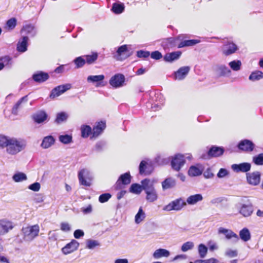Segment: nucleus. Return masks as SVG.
Returning <instances> with one entry per match:
<instances>
[{
    "mask_svg": "<svg viewBox=\"0 0 263 263\" xmlns=\"http://www.w3.org/2000/svg\"><path fill=\"white\" fill-rule=\"evenodd\" d=\"M230 68L234 71H238L241 68V62L239 60H234L229 63Z\"/></svg>",
    "mask_w": 263,
    "mask_h": 263,
    "instance_id": "nucleus-51",
    "label": "nucleus"
},
{
    "mask_svg": "<svg viewBox=\"0 0 263 263\" xmlns=\"http://www.w3.org/2000/svg\"><path fill=\"white\" fill-rule=\"evenodd\" d=\"M5 148L6 152L11 155H14L24 150L26 146V141L21 138L7 137Z\"/></svg>",
    "mask_w": 263,
    "mask_h": 263,
    "instance_id": "nucleus-1",
    "label": "nucleus"
},
{
    "mask_svg": "<svg viewBox=\"0 0 263 263\" xmlns=\"http://www.w3.org/2000/svg\"><path fill=\"white\" fill-rule=\"evenodd\" d=\"M261 79H263V72L259 70L252 72L249 77V80L253 82L259 81Z\"/></svg>",
    "mask_w": 263,
    "mask_h": 263,
    "instance_id": "nucleus-37",
    "label": "nucleus"
},
{
    "mask_svg": "<svg viewBox=\"0 0 263 263\" xmlns=\"http://www.w3.org/2000/svg\"><path fill=\"white\" fill-rule=\"evenodd\" d=\"M72 136L68 135H60L59 137V141L65 144H69L72 142Z\"/></svg>",
    "mask_w": 263,
    "mask_h": 263,
    "instance_id": "nucleus-54",
    "label": "nucleus"
},
{
    "mask_svg": "<svg viewBox=\"0 0 263 263\" xmlns=\"http://www.w3.org/2000/svg\"><path fill=\"white\" fill-rule=\"evenodd\" d=\"M47 117V114L44 110H40L32 116V118L35 122L40 124L44 122Z\"/></svg>",
    "mask_w": 263,
    "mask_h": 263,
    "instance_id": "nucleus-24",
    "label": "nucleus"
},
{
    "mask_svg": "<svg viewBox=\"0 0 263 263\" xmlns=\"http://www.w3.org/2000/svg\"><path fill=\"white\" fill-rule=\"evenodd\" d=\"M142 190V185L138 183L132 184L129 189L130 193L138 195L140 194Z\"/></svg>",
    "mask_w": 263,
    "mask_h": 263,
    "instance_id": "nucleus-48",
    "label": "nucleus"
},
{
    "mask_svg": "<svg viewBox=\"0 0 263 263\" xmlns=\"http://www.w3.org/2000/svg\"><path fill=\"white\" fill-rule=\"evenodd\" d=\"M188 174L190 176H197L202 174V171L196 166H191L189 170Z\"/></svg>",
    "mask_w": 263,
    "mask_h": 263,
    "instance_id": "nucleus-49",
    "label": "nucleus"
},
{
    "mask_svg": "<svg viewBox=\"0 0 263 263\" xmlns=\"http://www.w3.org/2000/svg\"><path fill=\"white\" fill-rule=\"evenodd\" d=\"M238 213L245 217L250 216L253 212V206L247 197L242 198L239 202L235 204Z\"/></svg>",
    "mask_w": 263,
    "mask_h": 263,
    "instance_id": "nucleus-2",
    "label": "nucleus"
},
{
    "mask_svg": "<svg viewBox=\"0 0 263 263\" xmlns=\"http://www.w3.org/2000/svg\"><path fill=\"white\" fill-rule=\"evenodd\" d=\"M22 32H24L26 34H28L30 36H34L36 33V31L34 26L29 24L26 25L23 27L21 30Z\"/></svg>",
    "mask_w": 263,
    "mask_h": 263,
    "instance_id": "nucleus-33",
    "label": "nucleus"
},
{
    "mask_svg": "<svg viewBox=\"0 0 263 263\" xmlns=\"http://www.w3.org/2000/svg\"><path fill=\"white\" fill-rule=\"evenodd\" d=\"M229 174V172L225 168H221L219 170L217 176L218 178H221L226 177Z\"/></svg>",
    "mask_w": 263,
    "mask_h": 263,
    "instance_id": "nucleus-64",
    "label": "nucleus"
},
{
    "mask_svg": "<svg viewBox=\"0 0 263 263\" xmlns=\"http://www.w3.org/2000/svg\"><path fill=\"white\" fill-rule=\"evenodd\" d=\"M136 55L139 58H146L150 55V52L140 50L137 51Z\"/></svg>",
    "mask_w": 263,
    "mask_h": 263,
    "instance_id": "nucleus-61",
    "label": "nucleus"
},
{
    "mask_svg": "<svg viewBox=\"0 0 263 263\" xmlns=\"http://www.w3.org/2000/svg\"><path fill=\"white\" fill-rule=\"evenodd\" d=\"M190 69V67L188 66L180 67L177 71L174 72V79L179 81L184 79L188 74Z\"/></svg>",
    "mask_w": 263,
    "mask_h": 263,
    "instance_id": "nucleus-11",
    "label": "nucleus"
},
{
    "mask_svg": "<svg viewBox=\"0 0 263 263\" xmlns=\"http://www.w3.org/2000/svg\"><path fill=\"white\" fill-rule=\"evenodd\" d=\"M139 170L140 174L149 175L152 171V165L146 161L142 160L140 163Z\"/></svg>",
    "mask_w": 263,
    "mask_h": 263,
    "instance_id": "nucleus-21",
    "label": "nucleus"
},
{
    "mask_svg": "<svg viewBox=\"0 0 263 263\" xmlns=\"http://www.w3.org/2000/svg\"><path fill=\"white\" fill-rule=\"evenodd\" d=\"M218 233L224 234L227 239L233 238V241L234 242H236L239 240L238 236L231 230L227 229L223 227H220L218 229Z\"/></svg>",
    "mask_w": 263,
    "mask_h": 263,
    "instance_id": "nucleus-13",
    "label": "nucleus"
},
{
    "mask_svg": "<svg viewBox=\"0 0 263 263\" xmlns=\"http://www.w3.org/2000/svg\"><path fill=\"white\" fill-rule=\"evenodd\" d=\"M13 228V223L5 219L0 220V235H3L7 233Z\"/></svg>",
    "mask_w": 263,
    "mask_h": 263,
    "instance_id": "nucleus-15",
    "label": "nucleus"
},
{
    "mask_svg": "<svg viewBox=\"0 0 263 263\" xmlns=\"http://www.w3.org/2000/svg\"><path fill=\"white\" fill-rule=\"evenodd\" d=\"M224 151L222 147L212 146L208 151V155L214 157H219L223 154Z\"/></svg>",
    "mask_w": 263,
    "mask_h": 263,
    "instance_id": "nucleus-27",
    "label": "nucleus"
},
{
    "mask_svg": "<svg viewBox=\"0 0 263 263\" xmlns=\"http://www.w3.org/2000/svg\"><path fill=\"white\" fill-rule=\"evenodd\" d=\"M79 246V243L73 239L62 249V252L64 254H68L77 250Z\"/></svg>",
    "mask_w": 263,
    "mask_h": 263,
    "instance_id": "nucleus-14",
    "label": "nucleus"
},
{
    "mask_svg": "<svg viewBox=\"0 0 263 263\" xmlns=\"http://www.w3.org/2000/svg\"><path fill=\"white\" fill-rule=\"evenodd\" d=\"M238 47L235 44L228 42L223 45L222 51L223 54L228 56L235 53Z\"/></svg>",
    "mask_w": 263,
    "mask_h": 263,
    "instance_id": "nucleus-12",
    "label": "nucleus"
},
{
    "mask_svg": "<svg viewBox=\"0 0 263 263\" xmlns=\"http://www.w3.org/2000/svg\"><path fill=\"white\" fill-rule=\"evenodd\" d=\"M225 255L229 257H234L238 255V252L236 250L228 249L225 252Z\"/></svg>",
    "mask_w": 263,
    "mask_h": 263,
    "instance_id": "nucleus-63",
    "label": "nucleus"
},
{
    "mask_svg": "<svg viewBox=\"0 0 263 263\" xmlns=\"http://www.w3.org/2000/svg\"><path fill=\"white\" fill-rule=\"evenodd\" d=\"M218 260L214 258H211L208 259L202 260L197 259L194 262L191 261L190 263H217Z\"/></svg>",
    "mask_w": 263,
    "mask_h": 263,
    "instance_id": "nucleus-58",
    "label": "nucleus"
},
{
    "mask_svg": "<svg viewBox=\"0 0 263 263\" xmlns=\"http://www.w3.org/2000/svg\"><path fill=\"white\" fill-rule=\"evenodd\" d=\"M132 176L129 172L121 175L116 183V188L121 189L123 185H128L131 182Z\"/></svg>",
    "mask_w": 263,
    "mask_h": 263,
    "instance_id": "nucleus-7",
    "label": "nucleus"
},
{
    "mask_svg": "<svg viewBox=\"0 0 263 263\" xmlns=\"http://www.w3.org/2000/svg\"><path fill=\"white\" fill-rule=\"evenodd\" d=\"M0 62L3 64L4 67L10 68L12 65V60L11 57L8 55L0 58Z\"/></svg>",
    "mask_w": 263,
    "mask_h": 263,
    "instance_id": "nucleus-42",
    "label": "nucleus"
},
{
    "mask_svg": "<svg viewBox=\"0 0 263 263\" xmlns=\"http://www.w3.org/2000/svg\"><path fill=\"white\" fill-rule=\"evenodd\" d=\"M200 40H184L179 43L178 46V48H182L186 46H194L199 43H200Z\"/></svg>",
    "mask_w": 263,
    "mask_h": 263,
    "instance_id": "nucleus-39",
    "label": "nucleus"
},
{
    "mask_svg": "<svg viewBox=\"0 0 263 263\" xmlns=\"http://www.w3.org/2000/svg\"><path fill=\"white\" fill-rule=\"evenodd\" d=\"M181 52L180 51L167 53L164 55L163 59L166 62L172 63L179 59L181 57Z\"/></svg>",
    "mask_w": 263,
    "mask_h": 263,
    "instance_id": "nucleus-22",
    "label": "nucleus"
},
{
    "mask_svg": "<svg viewBox=\"0 0 263 263\" xmlns=\"http://www.w3.org/2000/svg\"><path fill=\"white\" fill-rule=\"evenodd\" d=\"M125 82V77L122 74H116L112 76L110 80L109 84L114 88H119L123 86Z\"/></svg>",
    "mask_w": 263,
    "mask_h": 263,
    "instance_id": "nucleus-9",
    "label": "nucleus"
},
{
    "mask_svg": "<svg viewBox=\"0 0 263 263\" xmlns=\"http://www.w3.org/2000/svg\"><path fill=\"white\" fill-rule=\"evenodd\" d=\"M71 67L70 64L61 65L59 67H57L53 72L61 74L66 71H68L71 69Z\"/></svg>",
    "mask_w": 263,
    "mask_h": 263,
    "instance_id": "nucleus-38",
    "label": "nucleus"
},
{
    "mask_svg": "<svg viewBox=\"0 0 263 263\" xmlns=\"http://www.w3.org/2000/svg\"><path fill=\"white\" fill-rule=\"evenodd\" d=\"M251 164L248 162H243L240 164H234L232 165V169L235 172H249L251 169Z\"/></svg>",
    "mask_w": 263,
    "mask_h": 263,
    "instance_id": "nucleus-17",
    "label": "nucleus"
},
{
    "mask_svg": "<svg viewBox=\"0 0 263 263\" xmlns=\"http://www.w3.org/2000/svg\"><path fill=\"white\" fill-rule=\"evenodd\" d=\"M198 252L200 257L203 258L206 255L208 252V248L204 245L201 243L198 246Z\"/></svg>",
    "mask_w": 263,
    "mask_h": 263,
    "instance_id": "nucleus-50",
    "label": "nucleus"
},
{
    "mask_svg": "<svg viewBox=\"0 0 263 263\" xmlns=\"http://www.w3.org/2000/svg\"><path fill=\"white\" fill-rule=\"evenodd\" d=\"M55 143V139L52 136L45 137L42 142L41 146L43 148L46 149L51 147Z\"/></svg>",
    "mask_w": 263,
    "mask_h": 263,
    "instance_id": "nucleus-28",
    "label": "nucleus"
},
{
    "mask_svg": "<svg viewBox=\"0 0 263 263\" xmlns=\"http://www.w3.org/2000/svg\"><path fill=\"white\" fill-rule=\"evenodd\" d=\"M81 136L83 138H87L90 134H92V129L89 125H83L81 128Z\"/></svg>",
    "mask_w": 263,
    "mask_h": 263,
    "instance_id": "nucleus-47",
    "label": "nucleus"
},
{
    "mask_svg": "<svg viewBox=\"0 0 263 263\" xmlns=\"http://www.w3.org/2000/svg\"><path fill=\"white\" fill-rule=\"evenodd\" d=\"M146 199L147 201L153 202L158 198V195L156 189L145 192Z\"/></svg>",
    "mask_w": 263,
    "mask_h": 263,
    "instance_id": "nucleus-34",
    "label": "nucleus"
},
{
    "mask_svg": "<svg viewBox=\"0 0 263 263\" xmlns=\"http://www.w3.org/2000/svg\"><path fill=\"white\" fill-rule=\"evenodd\" d=\"M202 200V195L201 194H197L188 197L185 202L189 205H194Z\"/></svg>",
    "mask_w": 263,
    "mask_h": 263,
    "instance_id": "nucleus-26",
    "label": "nucleus"
},
{
    "mask_svg": "<svg viewBox=\"0 0 263 263\" xmlns=\"http://www.w3.org/2000/svg\"><path fill=\"white\" fill-rule=\"evenodd\" d=\"M12 179L16 182H22L27 179L26 175L22 172H17L12 176Z\"/></svg>",
    "mask_w": 263,
    "mask_h": 263,
    "instance_id": "nucleus-41",
    "label": "nucleus"
},
{
    "mask_svg": "<svg viewBox=\"0 0 263 263\" xmlns=\"http://www.w3.org/2000/svg\"><path fill=\"white\" fill-rule=\"evenodd\" d=\"M104 79V76L103 74L96 76H89L87 78V81L89 83H99Z\"/></svg>",
    "mask_w": 263,
    "mask_h": 263,
    "instance_id": "nucleus-46",
    "label": "nucleus"
},
{
    "mask_svg": "<svg viewBox=\"0 0 263 263\" xmlns=\"http://www.w3.org/2000/svg\"><path fill=\"white\" fill-rule=\"evenodd\" d=\"M194 243L192 241H187L184 243L181 246V251L182 252H186L190 250L193 249Z\"/></svg>",
    "mask_w": 263,
    "mask_h": 263,
    "instance_id": "nucleus-56",
    "label": "nucleus"
},
{
    "mask_svg": "<svg viewBox=\"0 0 263 263\" xmlns=\"http://www.w3.org/2000/svg\"><path fill=\"white\" fill-rule=\"evenodd\" d=\"M238 148L242 151L251 152L253 151L255 144L251 140L245 139L241 140L238 145Z\"/></svg>",
    "mask_w": 263,
    "mask_h": 263,
    "instance_id": "nucleus-10",
    "label": "nucleus"
},
{
    "mask_svg": "<svg viewBox=\"0 0 263 263\" xmlns=\"http://www.w3.org/2000/svg\"><path fill=\"white\" fill-rule=\"evenodd\" d=\"M88 175V171L87 170L83 169L79 172L78 178L80 183L81 185L86 186H89L90 185V182L89 181H87L86 179L87 178Z\"/></svg>",
    "mask_w": 263,
    "mask_h": 263,
    "instance_id": "nucleus-19",
    "label": "nucleus"
},
{
    "mask_svg": "<svg viewBox=\"0 0 263 263\" xmlns=\"http://www.w3.org/2000/svg\"><path fill=\"white\" fill-rule=\"evenodd\" d=\"M170 252L165 249H157L153 254V257L155 259H159L161 257H167L170 256Z\"/></svg>",
    "mask_w": 263,
    "mask_h": 263,
    "instance_id": "nucleus-31",
    "label": "nucleus"
},
{
    "mask_svg": "<svg viewBox=\"0 0 263 263\" xmlns=\"http://www.w3.org/2000/svg\"><path fill=\"white\" fill-rule=\"evenodd\" d=\"M73 62L75 64L76 69L82 68L86 63L85 60L83 56L76 58L74 59Z\"/></svg>",
    "mask_w": 263,
    "mask_h": 263,
    "instance_id": "nucleus-45",
    "label": "nucleus"
},
{
    "mask_svg": "<svg viewBox=\"0 0 263 263\" xmlns=\"http://www.w3.org/2000/svg\"><path fill=\"white\" fill-rule=\"evenodd\" d=\"M97 53H93L91 55H86L84 56L85 58V60L86 63L91 64L93 63L98 59Z\"/></svg>",
    "mask_w": 263,
    "mask_h": 263,
    "instance_id": "nucleus-53",
    "label": "nucleus"
},
{
    "mask_svg": "<svg viewBox=\"0 0 263 263\" xmlns=\"http://www.w3.org/2000/svg\"><path fill=\"white\" fill-rule=\"evenodd\" d=\"M124 8L125 7L123 4L115 3L112 5L111 10L115 14H120L123 12Z\"/></svg>",
    "mask_w": 263,
    "mask_h": 263,
    "instance_id": "nucleus-40",
    "label": "nucleus"
},
{
    "mask_svg": "<svg viewBox=\"0 0 263 263\" xmlns=\"http://www.w3.org/2000/svg\"><path fill=\"white\" fill-rule=\"evenodd\" d=\"M28 40L27 36H24L20 40L17 44V50L18 52H24L27 51Z\"/></svg>",
    "mask_w": 263,
    "mask_h": 263,
    "instance_id": "nucleus-23",
    "label": "nucleus"
},
{
    "mask_svg": "<svg viewBox=\"0 0 263 263\" xmlns=\"http://www.w3.org/2000/svg\"><path fill=\"white\" fill-rule=\"evenodd\" d=\"M28 95H26V96L21 98L14 105V106H13V107L12 108V111H11V112H12V114L15 115L17 114L18 109L20 107V106L22 105V104L25 103H26L28 101Z\"/></svg>",
    "mask_w": 263,
    "mask_h": 263,
    "instance_id": "nucleus-32",
    "label": "nucleus"
},
{
    "mask_svg": "<svg viewBox=\"0 0 263 263\" xmlns=\"http://www.w3.org/2000/svg\"><path fill=\"white\" fill-rule=\"evenodd\" d=\"M240 238L245 242L249 241L251 239V234L249 229L247 228H243L239 232Z\"/></svg>",
    "mask_w": 263,
    "mask_h": 263,
    "instance_id": "nucleus-36",
    "label": "nucleus"
},
{
    "mask_svg": "<svg viewBox=\"0 0 263 263\" xmlns=\"http://www.w3.org/2000/svg\"><path fill=\"white\" fill-rule=\"evenodd\" d=\"M111 197L109 193H104L101 194L99 197V201L101 203H104L107 201Z\"/></svg>",
    "mask_w": 263,
    "mask_h": 263,
    "instance_id": "nucleus-60",
    "label": "nucleus"
},
{
    "mask_svg": "<svg viewBox=\"0 0 263 263\" xmlns=\"http://www.w3.org/2000/svg\"><path fill=\"white\" fill-rule=\"evenodd\" d=\"M150 55L152 59L156 60H160L162 58L161 53L159 51H155L150 53Z\"/></svg>",
    "mask_w": 263,
    "mask_h": 263,
    "instance_id": "nucleus-62",
    "label": "nucleus"
},
{
    "mask_svg": "<svg viewBox=\"0 0 263 263\" xmlns=\"http://www.w3.org/2000/svg\"><path fill=\"white\" fill-rule=\"evenodd\" d=\"M253 162L257 165H263V153H260L253 157Z\"/></svg>",
    "mask_w": 263,
    "mask_h": 263,
    "instance_id": "nucleus-55",
    "label": "nucleus"
},
{
    "mask_svg": "<svg viewBox=\"0 0 263 263\" xmlns=\"http://www.w3.org/2000/svg\"><path fill=\"white\" fill-rule=\"evenodd\" d=\"M141 183L142 190H144L145 192L155 189L154 185H153V182L149 179H144L141 181Z\"/></svg>",
    "mask_w": 263,
    "mask_h": 263,
    "instance_id": "nucleus-35",
    "label": "nucleus"
},
{
    "mask_svg": "<svg viewBox=\"0 0 263 263\" xmlns=\"http://www.w3.org/2000/svg\"><path fill=\"white\" fill-rule=\"evenodd\" d=\"M32 79L37 83H43L47 80L49 78V74L43 71H38L32 75Z\"/></svg>",
    "mask_w": 263,
    "mask_h": 263,
    "instance_id": "nucleus-18",
    "label": "nucleus"
},
{
    "mask_svg": "<svg viewBox=\"0 0 263 263\" xmlns=\"http://www.w3.org/2000/svg\"><path fill=\"white\" fill-rule=\"evenodd\" d=\"M40 227L38 224L23 228V238L25 241H31L39 235Z\"/></svg>",
    "mask_w": 263,
    "mask_h": 263,
    "instance_id": "nucleus-4",
    "label": "nucleus"
},
{
    "mask_svg": "<svg viewBox=\"0 0 263 263\" xmlns=\"http://www.w3.org/2000/svg\"><path fill=\"white\" fill-rule=\"evenodd\" d=\"M176 184V180L173 178L170 177L166 178L162 182V189L165 191L167 189L173 188L175 186Z\"/></svg>",
    "mask_w": 263,
    "mask_h": 263,
    "instance_id": "nucleus-29",
    "label": "nucleus"
},
{
    "mask_svg": "<svg viewBox=\"0 0 263 263\" xmlns=\"http://www.w3.org/2000/svg\"><path fill=\"white\" fill-rule=\"evenodd\" d=\"M217 73L220 76L229 77L230 76L231 70L224 65H220L217 66L216 69Z\"/></svg>",
    "mask_w": 263,
    "mask_h": 263,
    "instance_id": "nucleus-30",
    "label": "nucleus"
},
{
    "mask_svg": "<svg viewBox=\"0 0 263 263\" xmlns=\"http://www.w3.org/2000/svg\"><path fill=\"white\" fill-rule=\"evenodd\" d=\"M261 174L258 171H255L252 173H247L246 178L249 184L252 185H258L260 181Z\"/></svg>",
    "mask_w": 263,
    "mask_h": 263,
    "instance_id": "nucleus-8",
    "label": "nucleus"
},
{
    "mask_svg": "<svg viewBox=\"0 0 263 263\" xmlns=\"http://www.w3.org/2000/svg\"><path fill=\"white\" fill-rule=\"evenodd\" d=\"M99 246H100V243L97 240L88 239L86 241V248L89 249H93Z\"/></svg>",
    "mask_w": 263,
    "mask_h": 263,
    "instance_id": "nucleus-57",
    "label": "nucleus"
},
{
    "mask_svg": "<svg viewBox=\"0 0 263 263\" xmlns=\"http://www.w3.org/2000/svg\"><path fill=\"white\" fill-rule=\"evenodd\" d=\"M106 128V123L105 121H100L96 123L92 129V138H96L101 135Z\"/></svg>",
    "mask_w": 263,
    "mask_h": 263,
    "instance_id": "nucleus-16",
    "label": "nucleus"
},
{
    "mask_svg": "<svg viewBox=\"0 0 263 263\" xmlns=\"http://www.w3.org/2000/svg\"><path fill=\"white\" fill-rule=\"evenodd\" d=\"M145 218V213L143 211L142 208L140 207L137 214L135 216V221L137 224L140 223Z\"/></svg>",
    "mask_w": 263,
    "mask_h": 263,
    "instance_id": "nucleus-44",
    "label": "nucleus"
},
{
    "mask_svg": "<svg viewBox=\"0 0 263 263\" xmlns=\"http://www.w3.org/2000/svg\"><path fill=\"white\" fill-rule=\"evenodd\" d=\"M16 25V20L15 18H11L7 21L6 23L7 27L10 30L15 28Z\"/></svg>",
    "mask_w": 263,
    "mask_h": 263,
    "instance_id": "nucleus-59",
    "label": "nucleus"
},
{
    "mask_svg": "<svg viewBox=\"0 0 263 263\" xmlns=\"http://www.w3.org/2000/svg\"><path fill=\"white\" fill-rule=\"evenodd\" d=\"M192 158V156L190 154H187L185 155L180 154H176L172 158L171 162L172 168L177 172L179 171L185 163V159L190 160Z\"/></svg>",
    "mask_w": 263,
    "mask_h": 263,
    "instance_id": "nucleus-3",
    "label": "nucleus"
},
{
    "mask_svg": "<svg viewBox=\"0 0 263 263\" xmlns=\"http://www.w3.org/2000/svg\"><path fill=\"white\" fill-rule=\"evenodd\" d=\"M68 115L65 112H60L57 114L55 122L60 124L67 120Z\"/></svg>",
    "mask_w": 263,
    "mask_h": 263,
    "instance_id": "nucleus-43",
    "label": "nucleus"
},
{
    "mask_svg": "<svg viewBox=\"0 0 263 263\" xmlns=\"http://www.w3.org/2000/svg\"><path fill=\"white\" fill-rule=\"evenodd\" d=\"M154 100L157 102V104H155L154 106H152L153 110L155 111L157 109H154V108H161V106L164 102V98L162 93L159 92H157L155 93Z\"/></svg>",
    "mask_w": 263,
    "mask_h": 263,
    "instance_id": "nucleus-25",
    "label": "nucleus"
},
{
    "mask_svg": "<svg viewBox=\"0 0 263 263\" xmlns=\"http://www.w3.org/2000/svg\"><path fill=\"white\" fill-rule=\"evenodd\" d=\"M186 205V203L181 198H179L165 205L163 210L166 211H180Z\"/></svg>",
    "mask_w": 263,
    "mask_h": 263,
    "instance_id": "nucleus-5",
    "label": "nucleus"
},
{
    "mask_svg": "<svg viewBox=\"0 0 263 263\" xmlns=\"http://www.w3.org/2000/svg\"><path fill=\"white\" fill-rule=\"evenodd\" d=\"M70 88L71 85L70 84L58 86L51 90L49 97L51 99H54L60 96L67 90L70 89Z\"/></svg>",
    "mask_w": 263,
    "mask_h": 263,
    "instance_id": "nucleus-6",
    "label": "nucleus"
},
{
    "mask_svg": "<svg viewBox=\"0 0 263 263\" xmlns=\"http://www.w3.org/2000/svg\"><path fill=\"white\" fill-rule=\"evenodd\" d=\"M106 145V143L105 141H99L96 143L94 147L93 151L97 152H102L105 148Z\"/></svg>",
    "mask_w": 263,
    "mask_h": 263,
    "instance_id": "nucleus-52",
    "label": "nucleus"
},
{
    "mask_svg": "<svg viewBox=\"0 0 263 263\" xmlns=\"http://www.w3.org/2000/svg\"><path fill=\"white\" fill-rule=\"evenodd\" d=\"M127 52V46L126 45H122L118 47L116 54L114 58L118 61H122L126 58V53Z\"/></svg>",
    "mask_w": 263,
    "mask_h": 263,
    "instance_id": "nucleus-20",
    "label": "nucleus"
}]
</instances>
